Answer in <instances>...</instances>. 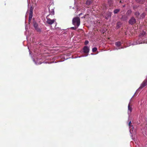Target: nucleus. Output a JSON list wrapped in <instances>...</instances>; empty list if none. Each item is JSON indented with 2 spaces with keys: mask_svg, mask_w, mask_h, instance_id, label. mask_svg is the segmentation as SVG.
<instances>
[{
  "mask_svg": "<svg viewBox=\"0 0 147 147\" xmlns=\"http://www.w3.org/2000/svg\"><path fill=\"white\" fill-rule=\"evenodd\" d=\"M131 121H130L128 125L129 127V132L131 134V136L132 137L133 135H135L136 134V130L133 127V126L131 125Z\"/></svg>",
  "mask_w": 147,
  "mask_h": 147,
  "instance_id": "1",
  "label": "nucleus"
},
{
  "mask_svg": "<svg viewBox=\"0 0 147 147\" xmlns=\"http://www.w3.org/2000/svg\"><path fill=\"white\" fill-rule=\"evenodd\" d=\"M73 24L77 27H78L80 24V19L78 17H75L72 20Z\"/></svg>",
  "mask_w": 147,
  "mask_h": 147,
  "instance_id": "2",
  "label": "nucleus"
},
{
  "mask_svg": "<svg viewBox=\"0 0 147 147\" xmlns=\"http://www.w3.org/2000/svg\"><path fill=\"white\" fill-rule=\"evenodd\" d=\"M145 43V42L143 39V38L140 36L138 40L136 42H134L132 45H135Z\"/></svg>",
  "mask_w": 147,
  "mask_h": 147,
  "instance_id": "3",
  "label": "nucleus"
},
{
  "mask_svg": "<svg viewBox=\"0 0 147 147\" xmlns=\"http://www.w3.org/2000/svg\"><path fill=\"white\" fill-rule=\"evenodd\" d=\"M46 18L47 19V23L50 25L53 24L55 22L56 20L55 19L51 20V19L48 18L47 17Z\"/></svg>",
  "mask_w": 147,
  "mask_h": 147,
  "instance_id": "4",
  "label": "nucleus"
},
{
  "mask_svg": "<svg viewBox=\"0 0 147 147\" xmlns=\"http://www.w3.org/2000/svg\"><path fill=\"white\" fill-rule=\"evenodd\" d=\"M32 11L33 9L32 7H31L30 9L29 12V22H30L31 21L32 17Z\"/></svg>",
  "mask_w": 147,
  "mask_h": 147,
  "instance_id": "5",
  "label": "nucleus"
},
{
  "mask_svg": "<svg viewBox=\"0 0 147 147\" xmlns=\"http://www.w3.org/2000/svg\"><path fill=\"white\" fill-rule=\"evenodd\" d=\"M147 85V79H145L141 84L140 87L139 88V89H142L144 87Z\"/></svg>",
  "mask_w": 147,
  "mask_h": 147,
  "instance_id": "6",
  "label": "nucleus"
},
{
  "mask_svg": "<svg viewBox=\"0 0 147 147\" xmlns=\"http://www.w3.org/2000/svg\"><path fill=\"white\" fill-rule=\"evenodd\" d=\"M136 20L134 17H132L129 21V23L131 25H133L134 24L136 23Z\"/></svg>",
  "mask_w": 147,
  "mask_h": 147,
  "instance_id": "7",
  "label": "nucleus"
},
{
  "mask_svg": "<svg viewBox=\"0 0 147 147\" xmlns=\"http://www.w3.org/2000/svg\"><path fill=\"white\" fill-rule=\"evenodd\" d=\"M33 25L36 30L38 32L40 31V29L38 27V24L35 21L33 22Z\"/></svg>",
  "mask_w": 147,
  "mask_h": 147,
  "instance_id": "8",
  "label": "nucleus"
},
{
  "mask_svg": "<svg viewBox=\"0 0 147 147\" xmlns=\"http://www.w3.org/2000/svg\"><path fill=\"white\" fill-rule=\"evenodd\" d=\"M130 102H129L128 106V113L129 115L132 111V105H130Z\"/></svg>",
  "mask_w": 147,
  "mask_h": 147,
  "instance_id": "9",
  "label": "nucleus"
},
{
  "mask_svg": "<svg viewBox=\"0 0 147 147\" xmlns=\"http://www.w3.org/2000/svg\"><path fill=\"white\" fill-rule=\"evenodd\" d=\"M121 43L119 41L117 42H116L115 43V45L117 47H119L118 48H116L115 50L117 49L118 50V49H123V47H121V48H119V47L121 45Z\"/></svg>",
  "mask_w": 147,
  "mask_h": 147,
  "instance_id": "10",
  "label": "nucleus"
},
{
  "mask_svg": "<svg viewBox=\"0 0 147 147\" xmlns=\"http://www.w3.org/2000/svg\"><path fill=\"white\" fill-rule=\"evenodd\" d=\"M142 130L143 135L147 138V127H145Z\"/></svg>",
  "mask_w": 147,
  "mask_h": 147,
  "instance_id": "11",
  "label": "nucleus"
},
{
  "mask_svg": "<svg viewBox=\"0 0 147 147\" xmlns=\"http://www.w3.org/2000/svg\"><path fill=\"white\" fill-rule=\"evenodd\" d=\"M83 50L84 53H87L89 52V49L88 47L85 46L83 48Z\"/></svg>",
  "mask_w": 147,
  "mask_h": 147,
  "instance_id": "12",
  "label": "nucleus"
},
{
  "mask_svg": "<svg viewBox=\"0 0 147 147\" xmlns=\"http://www.w3.org/2000/svg\"><path fill=\"white\" fill-rule=\"evenodd\" d=\"M145 34V32L143 31L140 33V36L142 37V36L144 35Z\"/></svg>",
  "mask_w": 147,
  "mask_h": 147,
  "instance_id": "13",
  "label": "nucleus"
},
{
  "mask_svg": "<svg viewBox=\"0 0 147 147\" xmlns=\"http://www.w3.org/2000/svg\"><path fill=\"white\" fill-rule=\"evenodd\" d=\"M91 3L90 0H88L86 2V4L87 5H89L91 4Z\"/></svg>",
  "mask_w": 147,
  "mask_h": 147,
  "instance_id": "14",
  "label": "nucleus"
},
{
  "mask_svg": "<svg viewBox=\"0 0 147 147\" xmlns=\"http://www.w3.org/2000/svg\"><path fill=\"white\" fill-rule=\"evenodd\" d=\"M119 11V9H116L114 10V13H117Z\"/></svg>",
  "mask_w": 147,
  "mask_h": 147,
  "instance_id": "15",
  "label": "nucleus"
},
{
  "mask_svg": "<svg viewBox=\"0 0 147 147\" xmlns=\"http://www.w3.org/2000/svg\"><path fill=\"white\" fill-rule=\"evenodd\" d=\"M135 15L136 16L138 17L140 15V13L138 12H136L135 13Z\"/></svg>",
  "mask_w": 147,
  "mask_h": 147,
  "instance_id": "16",
  "label": "nucleus"
},
{
  "mask_svg": "<svg viewBox=\"0 0 147 147\" xmlns=\"http://www.w3.org/2000/svg\"><path fill=\"white\" fill-rule=\"evenodd\" d=\"M97 50V49L96 47L92 49V51L93 52H96Z\"/></svg>",
  "mask_w": 147,
  "mask_h": 147,
  "instance_id": "17",
  "label": "nucleus"
},
{
  "mask_svg": "<svg viewBox=\"0 0 147 147\" xmlns=\"http://www.w3.org/2000/svg\"><path fill=\"white\" fill-rule=\"evenodd\" d=\"M33 61L34 62L35 64L36 65H38V64H41V63H37L36 62H35V61H34V59H33Z\"/></svg>",
  "mask_w": 147,
  "mask_h": 147,
  "instance_id": "18",
  "label": "nucleus"
},
{
  "mask_svg": "<svg viewBox=\"0 0 147 147\" xmlns=\"http://www.w3.org/2000/svg\"><path fill=\"white\" fill-rule=\"evenodd\" d=\"M89 42H88V40H86L85 42V45H87V44H88Z\"/></svg>",
  "mask_w": 147,
  "mask_h": 147,
  "instance_id": "19",
  "label": "nucleus"
},
{
  "mask_svg": "<svg viewBox=\"0 0 147 147\" xmlns=\"http://www.w3.org/2000/svg\"><path fill=\"white\" fill-rule=\"evenodd\" d=\"M51 14L53 15H54V12L53 9L51 13Z\"/></svg>",
  "mask_w": 147,
  "mask_h": 147,
  "instance_id": "20",
  "label": "nucleus"
},
{
  "mask_svg": "<svg viewBox=\"0 0 147 147\" xmlns=\"http://www.w3.org/2000/svg\"><path fill=\"white\" fill-rule=\"evenodd\" d=\"M77 28L74 27H72L71 28L73 29L76 30L77 29Z\"/></svg>",
  "mask_w": 147,
  "mask_h": 147,
  "instance_id": "21",
  "label": "nucleus"
},
{
  "mask_svg": "<svg viewBox=\"0 0 147 147\" xmlns=\"http://www.w3.org/2000/svg\"><path fill=\"white\" fill-rule=\"evenodd\" d=\"M28 49L29 50L30 54H31V51H30V49H29V47H28Z\"/></svg>",
  "mask_w": 147,
  "mask_h": 147,
  "instance_id": "22",
  "label": "nucleus"
},
{
  "mask_svg": "<svg viewBox=\"0 0 147 147\" xmlns=\"http://www.w3.org/2000/svg\"><path fill=\"white\" fill-rule=\"evenodd\" d=\"M142 16H143V17H144V16H145L144 14V13H143L142 14V15H141V16L142 17Z\"/></svg>",
  "mask_w": 147,
  "mask_h": 147,
  "instance_id": "23",
  "label": "nucleus"
},
{
  "mask_svg": "<svg viewBox=\"0 0 147 147\" xmlns=\"http://www.w3.org/2000/svg\"><path fill=\"white\" fill-rule=\"evenodd\" d=\"M88 54H87L86 55H83L82 57H86V56H88Z\"/></svg>",
  "mask_w": 147,
  "mask_h": 147,
  "instance_id": "24",
  "label": "nucleus"
},
{
  "mask_svg": "<svg viewBox=\"0 0 147 147\" xmlns=\"http://www.w3.org/2000/svg\"><path fill=\"white\" fill-rule=\"evenodd\" d=\"M128 12L131 13V10H128Z\"/></svg>",
  "mask_w": 147,
  "mask_h": 147,
  "instance_id": "25",
  "label": "nucleus"
},
{
  "mask_svg": "<svg viewBox=\"0 0 147 147\" xmlns=\"http://www.w3.org/2000/svg\"><path fill=\"white\" fill-rule=\"evenodd\" d=\"M137 1H139L140 0H136Z\"/></svg>",
  "mask_w": 147,
  "mask_h": 147,
  "instance_id": "26",
  "label": "nucleus"
},
{
  "mask_svg": "<svg viewBox=\"0 0 147 147\" xmlns=\"http://www.w3.org/2000/svg\"><path fill=\"white\" fill-rule=\"evenodd\" d=\"M146 10L147 11V7L146 8Z\"/></svg>",
  "mask_w": 147,
  "mask_h": 147,
  "instance_id": "27",
  "label": "nucleus"
},
{
  "mask_svg": "<svg viewBox=\"0 0 147 147\" xmlns=\"http://www.w3.org/2000/svg\"><path fill=\"white\" fill-rule=\"evenodd\" d=\"M28 11H27V12H26V14H27V13H28Z\"/></svg>",
  "mask_w": 147,
  "mask_h": 147,
  "instance_id": "28",
  "label": "nucleus"
},
{
  "mask_svg": "<svg viewBox=\"0 0 147 147\" xmlns=\"http://www.w3.org/2000/svg\"><path fill=\"white\" fill-rule=\"evenodd\" d=\"M55 24H56V23H55Z\"/></svg>",
  "mask_w": 147,
  "mask_h": 147,
  "instance_id": "29",
  "label": "nucleus"
}]
</instances>
